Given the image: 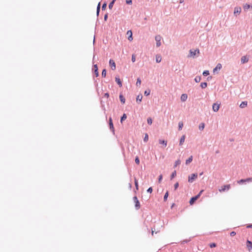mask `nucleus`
<instances>
[{
	"label": "nucleus",
	"instance_id": "43",
	"mask_svg": "<svg viewBox=\"0 0 252 252\" xmlns=\"http://www.w3.org/2000/svg\"><path fill=\"white\" fill-rule=\"evenodd\" d=\"M101 106L102 109L104 111V113H105L106 110H105L104 104L103 103L102 101H101Z\"/></svg>",
	"mask_w": 252,
	"mask_h": 252
},
{
	"label": "nucleus",
	"instance_id": "35",
	"mask_svg": "<svg viewBox=\"0 0 252 252\" xmlns=\"http://www.w3.org/2000/svg\"><path fill=\"white\" fill-rule=\"evenodd\" d=\"M134 184H135V188L136 189H138V180L136 179V178H134Z\"/></svg>",
	"mask_w": 252,
	"mask_h": 252
},
{
	"label": "nucleus",
	"instance_id": "49",
	"mask_svg": "<svg viewBox=\"0 0 252 252\" xmlns=\"http://www.w3.org/2000/svg\"><path fill=\"white\" fill-rule=\"evenodd\" d=\"M179 183L178 182L176 183L174 185V189L176 190V189H177V188L179 187Z\"/></svg>",
	"mask_w": 252,
	"mask_h": 252
},
{
	"label": "nucleus",
	"instance_id": "34",
	"mask_svg": "<svg viewBox=\"0 0 252 252\" xmlns=\"http://www.w3.org/2000/svg\"><path fill=\"white\" fill-rule=\"evenodd\" d=\"M151 90L149 89L146 90L144 91V95L146 96H148L150 94Z\"/></svg>",
	"mask_w": 252,
	"mask_h": 252
},
{
	"label": "nucleus",
	"instance_id": "3",
	"mask_svg": "<svg viewBox=\"0 0 252 252\" xmlns=\"http://www.w3.org/2000/svg\"><path fill=\"white\" fill-rule=\"evenodd\" d=\"M133 201L135 203V208L136 210H138L140 207V203L138 199V198L136 196H134L133 197Z\"/></svg>",
	"mask_w": 252,
	"mask_h": 252
},
{
	"label": "nucleus",
	"instance_id": "52",
	"mask_svg": "<svg viewBox=\"0 0 252 252\" xmlns=\"http://www.w3.org/2000/svg\"><path fill=\"white\" fill-rule=\"evenodd\" d=\"M162 179V175H160L159 176H158V181L159 183H160L161 180Z\"/></svg>",
	"mask_w": 252,
	"mask_h": 252
},
{
	"label": "nucleus",
	"instance_id": "58",
	"mask_svg": "<svg viewBox=\"0 0 252 252\" xmlns=\"http://www.w3.org/2000/svg\"><path fill=\"white\" fill-rule=\"evenodd\" d=\"M100 11V10L96 9V14L97 17H98L99 16Z\"/></svg>",
	"mask_w": 252,
	"mask_h": 252
},
{
	"label": "nucleus",
	"instance_id": "57",
	"mask_svg": "<svg viewBox=\"0 0 252 252\" xmlns=\"http://www.w3.org/2000/svg\"><path fill=\"white\" fill-rule=\"evenodd\" d=\"M247 228H252V223H249L247 226Z\"/></svg>",
	"mask_w": 252,
	"mask_h": 252
},
{
	"label": "nucleus",
	"instance_id": "47",
	"mask_svg": "<svg viewBox=\"0 0 252 252\" xmlns=\"http://www.w3.org/2000/svg\"><path fill=\"white\" fill-rule=\"evenodd\" d=\"M152 191H153V188H152V187H149V188L147 189V192L148 193H152Z\"/></svg>",
	"mask_w": 252,
	"mask_h": 252
},
{
	"label": "nucleus",
	"instance_id": "40",
	"mask_svg": "<svg viewBox=\"0 0 252 252\" xmlns=\"http://www.w3.org/2000/svg\"><path fill=\"white\" fill-rule=\"evenodd\" d=\"M106 75V69H103L102 71L101 75L103 77H105Z\"/></svg>",
	"mask_w": 252,
	"mask_h": 252
},
{
	"label": "nucleus",
	"instance_id": "36",
	"mask_svg": "<svg viewBox=\"0 0 252 252\" xmlns=\"http://www.w3.org/2000/svg\"><path fill=\"white\" fill-rule=\"evenodd\" d=\"M106 6H107V2L105 1L102 4V5L101 7L102 10H105L106 8Z\"/></svg>",
	"mask_w": 252,
	"mask_h": 252
},
{
	"label": "nucleus",
	"instance_id": "56",
	"mask_svg": "<svg viewBox=\"0 0 252 252\" xmlns=\"http://www.w3.org/2000/svg\"><path fill=\"white\" fill-rule=\"evenodd\" d=\"M104 97H106L107 98H108L109 96V93H105L104 94Z\"/></svg>",
	"mask_w": 252,
	"mask_h": 252
},
{
	"label": "nucleus",
	"instance_id": "17",
	"mask_svg": "<svg viewBox=\"0 0 252 252\" xmlns=\"http://www.w3.org/2000/svg\"><path fill=\"white\" fill-rule=\"evenodd\" d=\"M142 98H143V96L142 94H140L138 95L136 97V102L138 104H140L141 102Z\"/></svg>",
	"mask_w": 252,
	"mask_h": 252
},
{
	"label": "nucleus",
	"instance_id": "7",
	"mask_svg": "<svg viewBox=\"0 0 252 252\" xmlns=\"http://www.w3.org/2000/svg\"><path fill=\"white\" fill-rule=\"evenodd\" d=\"M161 37L159 35H158L155 36V40L156 41V46L157 47H159L161 45Z\"/></svg>",
	"mask_w": 252,
	"mask_h": 252
},
{
	"label": "nucleus",
	"instance_id": "31",
	"mask_svg": "<svg viewBox=\"0 0 252 252\" xmlns=\"http://www.w3.org/2000/svg\"><path fill=\"white\" fill-rule=\"evenodd\" d=\"M141 79L139 77L137 78V81H136V86L137 87H139L140 86V85H141Z\"/></svg>",
	"mask_w": 252,
	"mask_h": 252
},
{
	"label": "nucleus",
	"instance_id": "42",
	"mask_svg": "<svg viewBox=\"0 0 252 252\" xmlns=\"http://www.w3.org/2000/svg\"><path fill=\"white\" fill-rule=\"evenodd\" d=\"M246 182L245 179H242L238 181V183L239 184H242L245 183Z\"/></svg>",
	"mask_w": 252,
	"mask_h": 252
},
{
	"label": "nucleus",
	"instance_id": "62",
	"mask_svg": "<svg viewBox=\"0 0 252 252\" xmlns=\"http://www.w3.org/2000/svg\"><path fill=\"white\" fill-rule=\"evenodd\" d=\"M129 188H131V184H129Z\"/></svg>",
	"mask_w": 252,
	"mask_h": 252
},
{
	"label": "nucleus",
	"instance_id": "59",
	"mask_svg": "<svg viewBox=\"0 0 252 252\" xmlns=\"http://www.w3.org/2000/svg\"><path fill=\"white\" fill-rule=\"evenodd\" d=\"M189 241V240H184V241H183V242L184 243H188Z\"/></svg>",
	"mask_w": 252,
	"mask_h": 252
},
{
	"label": "nucleus",
	"instance_id": "8",
	"mask_svg": "<svg viewBox=\"0 0 252 252\" xmlns=\"http://www.w3.org/2000/svg\"><path fill=\"white\" fill-rule=\"evenodd\" d=\"M230 188V185H225L221 187L220 189H219V191L220 192L225 191L226 190H228Z\"/></svg>",
	"mask_w": 252,
	"mask_h": 252
},
{
	"label": "nucleus",
	"instance_id": "19",
	"mask_svg": "<svg viewBox=\"0 0 252 252\" xmlns=\"http://www.w3.org/2000/svg\"><path fill=\"white\" fill-rule=\"evenodd\" d=\"M248 102L246 101H242L239 105V107L241 108H244L247 106Z\"/></svg>",
	"mask_w": 252,
	"mask_h": 252
},
{
	"label": "nucleus",
	"instance_id": "48",
	"mask_svg": "<svg viewBox=\"0 0 252 252\" xmlns=\"http://www.w3.org/2000/svg\"><path fill=\"white\" fill-rule=\"evenodd\" d=\"M135 56L134 54H133L131 57V61L132 62V63H134L135 62Z\"/></svg>",
	"mask_w": 252,
	"mask_h": 252
},
{
	"label": "nucleus",
	"instance_id": "51",
	"mask_svg": "<svg viewBox=\"0 0 252 252\" xmlns=\"http://www.w3.org/2000/svg\"><path fill=\"white\" fill-rule=\"evenodd\" d=\"M108 13H106L104 15V20L105 21H106L107 20V19H108Z\"/></svg>",
	"mask_w": 252,
	"mask_h": 252
},
{
	"label": "nucleus",
	"instance_id": "29",
	"mask_svg": "<svg viewBox=\"0 0 252 252\" xmlns=\"http://www.w3.org/2000/svg\"><path fill=\"white\" fill-rule=\"evenodd\" d=\"M201 80V77L200 76H197L194 78V81L196 83H199Z\"/></svg>",
	"mask_w": 252,
	"mask_h": 252
},
{
	"label": "nucleus",
	"instance_id": "5",
	"mask_svg": "<svg viewBox=\"0 0 252 252\" xmlns=\"http://www.w3.org/2000/svg\"><path fill=\"white\" fill-rule=\"evenodd\" d=\"M222 68V65L221 63H219L217 64L216 66L213 69V73L214 74H217L219 71Z\"/></svg>",
	"mask_w": 252,
	"mask_h": 252
},
{
	"label": "nucleus",
	"instance_id": "50",
	"mask_svg": "<svg viewBox=\"0 0 252 252\" xmlns=\"http://www.w3.org/2000/svg\"><path fill=\"white\" fill-rule=\"evenodd\" d=\"M126 2L127 4H131L132 3V0H126Z\"/></svg>",
	"mask_w": 252,
	"mask_h": 252
},
{
	"label": "nucleus",
	"instance_id": "1",
	"mask_svg": "<svg viewBox=\"0 0 252 252\" xmlns=\"http://www.w3.org/2000/svg\"><path fill=\"white\" fill-rule=\"evenodd\" d=\"M203 191L204 190L202 189L199 191V192L197 195L191 197L189 201V204L191 205L194 204L195 201L200 197Z\"/></svg>",
	"mask_w": 252,
	"mask_h": 252
},
{
	"label": "nucleus",
	"instance_id": "38",
	"mask_svg": "<svg viewBox=\"0 0 252 252\" xmlns=\"http://www.w3.org/2000/svg\"><path fill=\"white\" fill-rule=\"evenodd\" d=\"M152 122H153V120L151 118V117H149L148 119H147V123L149 125H152Z\"/></svg>",
	"mask_w": 252,
	"mask_h": 252
},
{
	"label": "nucleus",
	"instance_id": "27",
	"mask_svg": "<svg viewBox=\"0 0 252 252\" xmlns=\"http://www.w3.org/2000/svg\"><path fill=\"white\" fill-rule=\"evenodd\" d=\"M207 83L206 82H202L200 84V87L202 89H205L207 87Z\"/></svg>",
	"mask_w": 252,
	"mask_h": 252
},
{
	"label": "nucleus",
	"instance_id": "26",
	"mask_svg": "<svg viewBox=\"0 0 252 252\" xmlns=\"http://www.w3.org/2000/svg\"><path fill=\"white\" fill-rule=\"evenodd\" d=\"M193 157L192 156H190L186 160V164H188L192 161Z\"/></svg>",
	"mask_w": 252,
	"mask_h": 252
},
{
	"label": "nucleus",
	"instance_id": "33",
	"mask_svg": "<svg viewBox=\"0 0 252 252\" xmlns=\"http://www.w3.org/2000/svg\"><path fill=\"white\" fill-rule=\"evenodd\" d=\"M181 164V161L180 159H178L175 161L174 167H177L178 165H180Z\"/></svg>",
	"mask_w": 252,
	"mask_h": 252
},
{
	"label": "nucleus",
	"instance_id": "30",
	"mask_svg": "<svg viewBox=\"0 0 252 252\" xmlns=\"http://www.w3.org/2000/svg\"><path fill=\"white\" fill-rule=\"evenodd\" d=\"M250 8H252V5H250L249 4H246L244 6V9L245 10H248V9H250Z\"/></svg>",
	"mask_w": 252,
	"mask_h": 252
},
{
	"label": "nucleus",
	"instance_id": "13",
	"mask_svg": "<svg viewBox=\"0 0 252 252\" xmlns=\"http://www.w3.org/2000/svg\"><path fill=\"white\" fill-rule=\"evenodd\" d=\"M249 61V58L246 56H243L241 59V62L242 64L245 63Z\"/></svg>",
	"mask_w": 252,
	"mask_h": 252
},
{
	"label": "nucleus",
	"instance_id": "23",
	"mask_svg": "<svg viewBox=\"0 0 252 252\" xmlns=\"http://www.w3.org/2000/svg\"><path fill=\"white\" fill-rule=\"evenodd\" d=\"M159 143L160 144L163 145L164 147H166L167 146V142L165 140L159 139Z\"/></svg>",
	"mask_w": 252,
	"mask_h": 252
},
{
	"label": "nucleus",
	"instance_id": "37",
	"mask_svg": "<svg viewBox=\"0 0 252 252\" xmlns=\"http://www.w3.org/2000/svg\"><path fill=\"white\" fill-rule=\"evenodd\" d=\"M209 74H210L209 71L207 70H204L203 72V75L204 76H207L209 75Z\"/></svg>",
	"mask_w": 252,
	"mask_h": 252
},
{
	"label": "nucleus",
	"instance_id": "60",
	"mask_svg": "<svg viewBox=\"0 0 252 252\" xmlns=\"http://www.w3.org/2000/svg\"><path fill=\"white\" fill-rule=\"evenodd\" d=\"M203 174V172H202L199 173V176H202Z\"/></svg>",
	"mask_w": 252,
	"mask_h": 252
},
{
	"label": "nucleus",
	"instance_id": "16",
	"mask_svg": "<svg viewBox=\"0 0 252 252\" xmlns=\"http://www.w3.org/2000/svg\"><path fill=\"white\" fill-rule=\"evenodd\" d=\"M247 246L249 248V251L252 250V241L248 240L246 242Z\"/></svg>",
	"mask_w": 252,
	"mask_h": 252
},
{
	"label": "nucleus",
	"instance_id": "32",
	"mask_svg": "<svg viewBox=\"0 0 252 252\" xmlns=\"http://www.w3.org/2000/svg\"><path fill=\"white\" fill-rule=\"evenodd\" d=\"M168 195H169V193H168V191H167L165 193V194H164V196H163V200H164V201H166V200H167V198H168Z\"/></svg>",
	"mask_w": 252,
	"mask_h": 252
},
{
	"label": "nucleus",
	"instance_id": "25",
	"mask_svg": "<svg viewBox=\"0 0 252 252\" xmlns=\"http://www.w3.org/2000/svg\"><path fill=\"white\" fill-rule=\"evenodd\" d=\"M161 57L159 55H157L156 57V61L157 63H159L161 61Z\"/></svg>",
	"mask_w": 252,
	"mask_h": 252
},
{
	"label": "nucleus",
	"instance_id": "64",
	"mask_svg": "<svg viewBox=\"0 0 252 252\" xmlns=\"http://www.w3.org/2000/svg\"><path fill=\"white\" fill-rule=\"evenodd\" d=\"M230 141H234V140H233V139H230Z\"/></svg>",
	"mask_w": 252,
	"mask_h": 252
},
{
	"label": "nucleus",
	"instance_id": "44",
	"mask_svg": "<svg viewBox=\"0 0 252 252\" xmlns=\"http://www.w3.org/2000/svg\"><path fill=\"white\" fill-rule=\"evenodd\" d=\"M135 162L137 164H139L140 163V159L138 157H136L135 158Z\"/></svg>",
	"mask_w": 252,
	"mask_h": 252
},
{
	"label": "nucleus",
	"instance_id": "11",
	"mask_svg": "<svg viewBox=\"0 0 252 252\" xmlns=\"http://www.w3.org/2000/svg\"><path fill=\"white\" fill-rule=\"evenodd\" d=\"M109 64L111 69L114 70L116 69V63L114 60L112 59H110L109 61Z\"/></svg>",
	"mask_w": 252,
	"mask_h": 252
},
{
	"label": "nucleus",
	"instance_id": "61",
	"mask_svg": "<svg viewBox=\"0 0 252 252\" xmlns=\"http://www.w3.org/2000/svg\"><path fill=\"white\" fill-rule=\"evenodd\" d=\"M184 1V0H180V3H183V2Z\"/></svg>",
	"mask_w": 252,
	"mask_h": 252
},
{
	"label": "nucleus",
	"instance_id": "10",
	"mask_svg": "<svg viewBox=\"0 0 252 252\" xmlns=\"http://www.w3.org/2000/svg\"><path fill=\"white\" fill-rule=\"evenodd\" d=\"M109 128H110V130L113 132V133H114V125H113L112 119L111 117L109 118Z\"/></svg>",
	"mask_w": 252,
	"mask_h": 252
},
{
	"label": "nucleus",
	"instance_id": "39",
	"mask_svg": "<svg viewBox=\"0 0 252 252\" xmlns=\"http://www.w3.org/2000/svg\"><path fill=\"white\" fill-rule=\"evenodd\" d=\"M183 127V123L182 122H179L178 124V129L179 130H181Z\"/></svg>",
	"mask_w": 252,
	"mask_h": 252
},
{
	"label": "nucleus",
	"instance_id": "45",
	"mask_svg": "<svg viewBox=\"0 0 252 252\" xmlns=\"http://www.w3.org/2000/svg\"><path fill=\"white\" fill-rule=\"evenodd\" d=\"M148 134L146 133V134H145V136L143 138V141H144V142H146L148 141Z\"/></svg>",
	"mask_w": 252,
	"mask_h": 252
},
{
	"label": "nucleus",
	"instance_id": "4",
	"mask_svg": "<svg viewBox=\"0 0 252 252\" xmlns=\"http://www.w3.org/2000/svg\"><path fill=\"white\" fill-rule=\"evenodd\" d=\"M197 177V173H192L188 177V182L189 183H192L194 180Z\"/></svg>",
	"mask_w": 252,
	"mask_h": 252
},
{
	"label": "nucleus",
	"instance_id": "14",
	"mask_svg": "<svg viewBox=\"0 0 252 252\" xmlns=\"http://www.w3.org/2000/svg\"><path fill=\"white\" fill-rule=\"evenodd\" d=\"M115 81L120 87H121L122 86V82L118 76H116Z\"/></svg>",
	"mask_w": 252,
	"mask_h": 252
},
{
	"label": "nucleus",
	"instance_id": "21",
	"mask_svg": "<svg viewBox=\"0 0 252 252\" xmlns=\"http://www.w3.org/2000/svg\"><path fill=\"white\" fill-rule=\"evenodd\" d=\"M185 137H186V136L185 135H183L181 137V138L180 139V141H179V145L180 146L182 145L183 144L184 142H185Z\"/></svg>",
	"mask_w": 252,
	"mask_h": 252
},
{
	"label": "nucleus",
	"instance_id": "9",
	"mask_svg": "<svg viewBox=\"0 0 252 252\" xmlns=\"http://www.w3.org/2000/svg\"><path fill=\"white\" fill-rule=\"evenodd\" d=\"M93 70L94 71V73L96 77L98 76L99 75V72H98V66L96 64H94L93 63Z\"/></svg>",
	"mask_w": 252,
	"mask_h": 252
},
{
	"label": "nucleus",
	"instance_id": "46",
	"mask_svg": "<svg viewBox=\"0 0 252 252\" xmlns=\"http://www.w3.org/2000/svg\"><path fill=\"white\" fill-rule=\"evenodd\" d=\"M209 246L211 248H215L217 246V244L215 243H212L209 244Z\"/></svg>",
	"mask_w": 252,
	"mask_h": 252
},
{
	"label": "nucleus",
	"instance_id": "6",
	"mask_svg": "<svg viewBox=\"0 0 252 252\" xmlns=\"http://www.w3.org/2000/svg\"><path fill=\"white\" fill-rule=\"evenodd\" d=\"M220 107V104L218 103L217 102L214 103L212 106V109L214 112H217L218 111Z\"/></svg>",
	"mask_w": 252,
	"mask_h": 252
},
{
	"label": "nucleus",
	"instance_id": "41",
	"mask_svg": "<svg viewBox=\"0 0 252 252\" xmlns=\"http://www.w3.org/2000/svg\"><path fill=\"white\" fill-rule=\"evenodd\" d=\"M205 124L204 123H201L199 126V129L200 130H203L204 128Z\"/></svg>",
	"mask_w": 252,
	"mask_h": 252
},
{
	"label": "nucleus",
	"instance_id": "55",
	"mask_svg": "<svg viewBox=\"0 0 252 252\" xmlns=\"http://www.w3.org/2000/svg\"><path fill=\"white\" fill-rule=\"evenodd\" d=\"M236 233L235 231H231L230 233V235L232 237V236H235L236 235Z\"/></svg>",
	"mask_w": 252,
	"mask_h": 252
},
{
	"label": "nucleus",
	"instance_id": "63",
	"mask_svg": "<svg viewBox=\"0 0 252 252\" xmlns=\"http://www.w3.org/2000/svg\"><path fill=\"white\" fill-rule=\"evenodd\" d=\"M219 153V151L218 150L216 152V154H218Z\"/></svg>",
	"mask_w": 252,
	"mask_h": 252
},
{
	"label": "nucleus",
	"instance_id": "54",
	"mask_svg": "<svg viewBox=\"0 0 252 252\" xmlns=\"http://www.w3.org/2000/svg\"><path fill=\"white\" fill-rule=\"evenodd\" d=\"M100 5H101L100 2H99L97 5V7H96L97 10H100Z\"/></svg>",
	"mask_w": 252,
	"mask_h": 252
},
{
	"label": "nucleus",
	"instance_id": "12",
	"mask_svg": "<svg viewBox=\"0 0 252 252\" xmlns=\"http://www.w3.org/2000/svg\"><path fill=\"white\" fill-rule=\"evenodd\" d=\"M128 35L127 39L129 41H131L133 40L132 32L131 30H128L126 32Z\"/></svg>",
	"mask_w": 252,
	"mask_h": 252
},
{
	"label": "nucleus",
	"instance_id": "22",
	"mask_svg": "<svg viewBox=\"0 0 252 252\" xmlns=\"http://www.w3.org/2000/svg\"><path fill=\"white\" fill-rule=\"evenodd\" d=\"M127 118L126 114L125 113H124L123 115L121 117L120 119V122L121 123H122Z\"/></svg>",
	"mask_w": 252,
	"mask_h": 252
},
{
	"label": "nucleus",
	"instance_id": "28",
	"mask_svg": "<svg viewBox=\"0 0 252 252\" xmlns=\"http://www.w3.org/2000/svg\"><path fill=\"white\" fill-rule=\"evenodd\" d=\"M177 175L176 171H174L170 175V180L174 179Z\"/></svg>",
	"mask_w": 252,
	"mask_h": 252
},
{
	"label": "nucleus",
	"instance_id": "18",
	"mask_svg": "<svg viewBox=\"0 0 252 252\" xmlns=\"http://www.w3.org/2000/svg\"><path fill=\"white\" fill-rule=\"evenodd\" d=\"M188 98V95L186 94H183L181 95V100L182 101H185Z\"/></svg>",
	"mask_w": 252,
	"mask_h": 252
},
{
	"label": "nucleus",
	"instance_id": "15",
	"mask_svg": "<svg viewBox=\"0 0 252 252\" xmlns=\"http://www.w3.org/2000/svg\"><path fill=\"white\" fill-rule=\"evenodd\" d=\"M241 11V8L240 7H236L234 8V14L236 15L239 14Z\"/></svg>",
	"mask_w": 252,
	"mask_h": 252
},
{
	"label": "nucleus",
	"instance_id": "24",
	"mask_svg": "<svg viewBox=\"0 0 252 252\" xmlns=\"http://www.w3.org/2000/svg\"><path fill=\"white\" fill-rule=\"evenodd\" d=\"M116 0H112L108 4V7L110 9H111L116 2Z\"/></svg>",
	"mask_w": 252,
	"mask_h": 252
},
{
	"label": "nucleus",
	"instance_id": "2",
	"mask_svg": "<svg viewBox=\"0 0 252 252\" xmlns=\"http://www.w3.org/2000/svg\"><path fill=\"white\" fill-rule=\"evenodd\" d=\"M200 51L198 49L195 50L190 49L189 50V54L188 55V58L192 57L194 58L197 54H199Z\"/></svg>",
	"mask_w": 252,
	"mask_h": 252
},
{
	"label": "nucleus",
	"instance_id": "20",
	"mask_svg": "<svg viewBox=\"0 0 252 252\" xmlns=\"http://www.w3.org/2000/svg\"><path fill=\"white\" fill-rule=\"evenodd\" d=\"M119 98H120V101L121 102V103L122 104H124L125 103L126 99H125V97L124 96V95L122 94H120Z\"/></svg>",
	"mask_w": 252,
	"mask_h": 252
},
{
	"label": "nucleus",
	"instance_id": "53",
	"mask_svg": "<svg viewBox=\"0 0 252 252\" xmlns=\"http://www.w3.org/2000/svg\"><path fill=\"white\" fill-rule=\"evenodd\" d=\"M245 180L246 182H251L252 181V177L246 178Z\"/></svg>",
	"mask_w": 252,
	"mask_h": 252
}]
</instances>
